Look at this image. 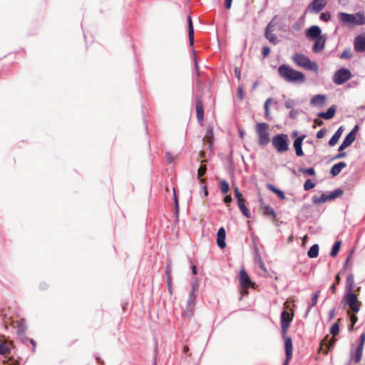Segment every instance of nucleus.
<instances>
[{
  "instance_id": "nucleus-38",
  "label": "nucleus",
  "mask_w": 365,
  "mask_h": 365,
  "mask_svg": "<svg viewBox=\"0 0 365 365\" xmlns=\"http://www.w3.org/2000/svg\"><path fill=\"white\" fill-rule=\"evenodd\" d=\"M264 213L266 215H270V216H272V217L274 216V210L271 207L265 206L264 208Z\"/></svg>"
},
{
  "instance_id": "nucleus-49",
  "label": "nucleus",
  "mask_w": 365,
  "mask_h": 365,
  "mask_svg": "<svg viewBox=\"0 0 365 365\" xmlns=\"http://www.w3.org/2000/svg\"><path fill=\"white\" fill-rule=\"evenodd\" d=\"M364 342H365V332L362 333L361 335L360 336V343H359V344H362V346H364Z\"/></svg>"
},
{
  "instance_id": "nucleus-53",
  "label": "nucleus",
  "mask_w": 365,
  "mask_h": 365,
  "mask_svg": "<svg viewBox=\"0 0 365 365\" xmlns=\"http://www.w3.org/2000/svg\"><path fill=\"white\" fill-rule=\"evenodd\" d=\"M7 363V365H19V363L17 361L9 360Z\"/></svg>"
},
{
  "instance_id": "nucleus-60",
  "label": "nucleus",
  "mask_w": 365,
  "mask_h": 365,
  "mask_svg": "<svg viewBox=\"0 0 365 365\" xmlns=\"http://www.w3.org/2000/svg\"><path fill=\"white\" fill-rule=\"evenodd\" d=\"M289 361H290V359H287V356H286V360L284 361V365H288Z\"/></svg>"
},
{
  "instance_id": "nucleus-59",
  "label": "nucleus",
  "mask_w": 365,
  "mask_h": 365,
  "mask_svg": "<svg viewBox=\"0 0 365 365\" xmlns=\"http://www.w3.org/2000/svg\"><path fill=\"white\" fill-rule=\"evenodd\" d=\"M192 273H193L194 274H197V268H196V267H195V266H192Z\"/></svg>"
},
{
  "instance_id": "nucleus-54",
  "label": "nucleus",
  "mask_w": 365,
  "mask_h": 365,
  "mask_svg": "<svg viewBox=\"0 0 365 365\" xmlns=\"http://www.w3.org/2000/svg\"><path fill=\"white\" fill-rule=\"evenodd\" d=\"M207 133H208V135H207V138H208V141H209V143L211 144V140H210V138H211V135H212V129H209V130H208V131H207Z\"/></svg>"
},
{
  "instance_id": "nucleus-5",
  "label": "nucleus",
  "mask_w": 365,
  "mask_h": 365,
  "mask_svg": "<svg viewBox=\"0 0 365 365\" xmlns=\"http://www.w3.org/2000/svg\"><path fill=\"white\" fill-rule=\"evenodd\" d=\"M272 143L278 153H284L289 150V138L286 134H278L272 139Z\"/></svg>"
},
{
  "instance_id": "nucleus-8",
  "label": "nucleus",
  "mask_w": 365,
  "mask_h": 365,
  "mask_svg": "<svg viewBox=\"0 0 365 365\" xmlns=\"http://www.w3.org/2000/svg\"><path fill=\"white\" fill-rule=\"evenodd\" d=\"M345 301L352 312H358L359 311L360 302L354 293H346L345 295Z\"/></svg>"
},
{
  "instance_id": "nucleus-9",
  "label": "nucleus",
  "mask_w": 365,
  "mask_h": 365,
  "mask_svg": "<svg viewBox=\"0 0 365 365\" xmlns=\"http://www.w3.org/2000/svg\"><path fill=\"white\" fill-rule=\"evenodd\" d=\"M351 78V72L346 68H341L337 71L334 76V81L338 85L345 83Z\"/></svg>"
},
{
  "instance_id": "nucleus-63",
  "label": "nucleus",
  "mask_w": 365,
  "mask_h": 365,
  "mask_svg": "<svg viewBox=\"0 0 365 365\" xmlns=\"http://www.w3.org/2000/svg\"><path fill=\"white\" fill-rule=\"evenodd\" d=\"M284 306H285V308H286V309H287V308L289 307V304H288V302H286L284 303Z\"/></svg>"
},
{
  "instance_id": "nucleus-32",
  "label": "nucleus",
  "mask_w": 365,
  "mask_h": 365,
  "mask_svg": "<svg viewBox=\"0 0 365 365\" xmlns=\"http://www.w3.org/2000/svg\"><path fill=\"white\" fill-rule=\"evenodd\" d=\"M206 170H207V168H206L205 165H200V167L198 169L197 178L200 181L201 184L204 183V180L201 179V177L205 174Z\"/></svg>"
},
{
  "instance_id": "nucleus-40",
  "label": "nucleus",
  "mask_w": 365,
  "mask_h": 365,
  "mask_svg": "<svg viewBox=\"0 0 365 365\" xmlns=\"http://www.w3.org/2000/svg\"><path fill=\"white\" fill-rule=\"evenodd\" d=\"M272 101L270 98L267 99L264 103V110H265V115L267 118L269 117V104Z\"/></svg>"
},
{
  "instance_id": "nucleus-11",
  "label": "nucleus",
  "mask_w": 365,
  "mask_h": 365,
  "mask_svg": "<svg viewBox=\"0 0 365 365\" xmlns=\"http://www.w3.org/2000/svg\"><path fill=\"white\" fill-rule=\"evenodd\" d=\"M357 130L358 126H355L354 128L346 136L339 148V152L349 147L355 140Z\"/></svg>"
},
{
  "instance_id": "nucleus-22",
  "label": "nucleus",
  "mask_w": 365,
  "mask_h": 365,
  "mask_svg": "<svg viewBox=\"0 0 365 365\" xmlns=\"http://www.w3.org/2000/svg\"><path fill=\"white\" fill-rule=\"evenodd\" d=\"M343 130H344V129H343L342 126L339 128V129L336 130V132L333 135L331 138L329 140V145L334 146L337 143L339 139L340 138V137L343 133Z\"/></svg>"
},
{
  "instance_id": "nucleus-25",
  "label": "nucleus",
  "mask_w": 365,
  "mask_h": 365,
  "mask_svg": "<svg viewBox=\"0 0 365 365\" xmlns=\"http://www.w3.org/2000/svg\"><path fill=\"white\" fill-rule=\"evenodd\" d=\"M336 112V108L334 106L330 107L327 112L320 113L319 116L324 119H331L334 117Z\"/></svg>"
},
{
  "instance_id": "nucleus-51",
  "label": "nucleus",
  "mask_w": 365,
  "mask_h": 365,
  "mask_svg": "<svg viewBox=\"0 0 365 365\" xmlns=\"http://www.w3.org/2000/svg\"><path fill=\"white\" fill-rule=\"evenodd\" d=\"M350 56L349 51H344L341 56V58H347Z\"/></svg>"
},
{
  "instance_id": "nucleus-23",
  "label": "nucleus",
  "mask_w": 365,
  "mask_h": 365,
  "mask_svg": "<svg viewBox=\"0 0 365 365\" xmlns=\"http://www.w3.org/2000/svg\"><path fill=\"white\" fill-rule=\"evenodd\" d=\"M354 287V275L350 274L346 277V290L347 293H353L352 291Z\"/></svg>"
},
{
  "instance_id": "nucleus-43",
  "label": "nucleus",
  "mask_w": 365,
  "mask_h": 365,
  "mask_svg": "<svg viewBox=\"0 0 365 365\" xmlns=\"http://www.w3.org/2000/svg\"><path fill=\"white\" fill-rule=\"evenodd\" d=\"M270 53V49L267 46H264L262 48V55L264 57H267Z\"/></svg>"
},
{
  "instance_id": "nucleus-45",
  "label": "nucleus",
  "mask_w": 365,
  "mask_h": 365,
  "mask_svg": "<svg viewBox=\"0 0 365 365\" xmlns=\"http://www.w3.org/2000/svg\"><path fill=\"white\" fill-rule=\"evenodd\" d=\"M285 105V107L287 108H290L293 106L294 105V101H292V100H288L285 102L284 103Z\"/></svg>"
},
{
  "instance_id": "nucleus-57",
  "label": "nucleus",
  "mask_w": 365,
  "mask_h": 365,
  "mask_svg": "<svg viewBox=\"0 0 365 365\" xmlns=\"http://www.w3.org/2000/svg\"><path fill=\"white\" fill-rule=\"evenodd\" d=\"M346 155L345 153H340L339 155H336V158H344Z\"/></svg>"
},
{
  "instance_id": "nucleus-13",
  "label": "nucleus",
  "mask_w": 365,
  "mask_h": 365,
  "mask_svg": "<svg viewBox=\"0 0 365 365\" xmlns=\"http://www.w3.org/2000/svg\"><path fill=\"white\" fill-rule=\"evenodd\" d=\"M322 31L318 26H312L306 31V36L310 39H316L322 37Z\"/></svg>"
},
{
  "instance_id": "nucleus-52",
  "label": "nucleus",
  "mask_w": 365,
  "mask_h": 365,
  "mask_svg": "<svg viewBox=\"0 0 365 365\" xmlns=\"http://www.w3.org/2000/svg\"><path fill=\"white\" fill-rule=\"evenodd\" d=\"M306 173L310 175H314L315 174L314 170L313 168H309L306 170Z\"/></svg>"
},
{
  "instance_id": "nucleus-2",
  "label": "nucleus",
  "mask_w": 365,
  "mask_h": 365,
  "mask_svg": "<svg viewBox=\"0 0 365 365\" xmlns=\"http://www.w3.org/2000/svg\"><path fill=\"white\" fill-rule=\"evenodd\" d=\"M337 17L341 24L345 26L354 27L365 25V16L362 12L355 14L339 12Z\"/></svg>"
},
{
  "instance_id": "nucleus-26",
  "label": "nucleus",
  "mask_w": 365,
  "mask_h": 365,
  "mask_svg": "<svg viewBox=\"0 0 365 365\" xmlns=\"http://www.w3.org/2000/svg\"><path fill=\"white\" fill-rule=\"evenodd\" d=\"M245 202V199L237 201V204H238L240 210L242 211L243 215L247 218H250L251 217L250 212L249 209L246 207Z\"/></svg>"
},
{
  "instance_id": "nucleus-24",
  "label": "nucleus",
  "mask_w": 365,
  "mask_h": 365,
  "mask_svg": "<svg viewBox=\"0 0 365 365\" xmlns=\"http://www.w3.org/2000/svg\"><path fill=\"white\" fill-rule=\"evenodd\" d=\"M346 166V164L345 163L340 162V163L335 164L332 166L330 173L333 176H336L337 175H339L340 173L341 170L343 168H344Z\"/></svg>"
},
{
  "instance_id": "nucleus-12",
  "label": "nucleus",
  "mask_w": 365,
  "mask_h": 365,
  "mask_svg": "<svg viewBox=\"0 0 365 365\" xmlns=\"http://www.w3.org/2000/svg\"><path fill=\"white\" fill-rule=\"evenodd\" d=\"M327 2L322 0H313V1L309 5L307 10L313 13H319L326 6Z\"/></svg>"
},
{
  "instance_id": "nucleus-17",
  "label": "nucleus",
  "mask_w": 365,
  "mask_h": 365,
  "mask_svg": "<svg viewBox=\"0 0 365 365\" xmlns=\"http://www.w3.org/2000/svg\"><path fill=\"white\" fill-rule=\"evenodd\" d=\"M326 41V38L324 36L319 37L315 39V42L314 43L312 50L314 53L321 52L324 48Z\"/></svg>"
},
{
  "instance_id": "nucleus-19",
  "label": "nucleus",
  "mask_w": 365,
  "mask_h": 365,
  "mask_svg": "<svg viewBox=\"0 0 365 365\" xmlns=\"http://www.w3.org/2000/svg\"><path fill=\"white\" fill-rule=\"evenodd\" d=\"M326 96L324 95H316L311 99V104L317 107H323L325 105Z\"/></svg>"
},
{
  "instance_id": "nucleus-21",
  "label": "nucleus",
  "mask_w": 365,
  "mask_h": 365,
  "mask_svg": "<svg viewBox=\"0 0 365 365\" xmlns=\"http://www.w3.org/2000/svg\"><path fill=\"white\" fill-rule=\"evenodd\" d=\"M304 138V136L298 137L294 141L293 145H294V148L296 151V155L297 156H302L304 155V153H303V150L302 148V141H303Z\"/></svg>"
},
{
  "instance_id": "nucleus-50",
  "label": "nucleus",
  "mask_w": 365,
  "mask_h": 365,
  "mask_svg": "<svg viewBox=\"0 0 365 365\" xmlns=\"http://www.w3.org/2000/svg\"><path fill=\"white\" fill-rule=\"evenodd\" d=\"M232 1V0H226L225 1V7L227 9H230L231 8Z\"/></svg>"
},
{
  "instance_id": "nucleus-7",
  "label": "nucleus",
  "mask_w": 365,
  "mask_h": 365,
  "mask_svg": "<svg viewBox=\"0 0 365 365\" xmlns=\"http://www.w3.org/2000/svg\"><path fill=\"white\" fill-rule=\"evenodd\" d=\"M294 317V311L291 310L288 312L287 310H283L281 314V327L282 330L283 335H285L287 329L289 327L291 322L293 319Z\"/></svg>"
},
{
  "instance_id": "nucleus-47",
  "label": "nucleus",
  "mask_w": 365,
  "mask_h": 365,
  "mask_svg": "<svg viewBox=\"0 0 365 365\" xmlns=\"http://www.w3.org/2000/svg\"><path fill=\"white\" fill-rule=\"evenodd\" d=\"M232 197L230 195H227L224 198V202L227 205H229L232 202Z\"/></svg>"
},
{
  "instance_id": "nucleus-58",
  "label": "nucleus",
  "mask_w": 365,
  "mask_h": 365,
  "mask_svg": "<svg viewBox=\"0 0 365 365\" xmlns=\"http://www.w3.org/2000/svg\"><path fill=\"white\" fill-rule=\"evenodd\" d=\"M238 94L240 96V98H242V89L240 87L238 89Z\"/></svg>"
},
{
  "instance_id": "nucleus-39",
  "label": "nucleus",
  "mask_w": 365,
  "mask_h": 365,
  "mask_svg": "<svg viewBox=\"0 0 365 365\" xmlns=\"http://www.w3.org/2000/svg\"><path fill=\"white\" fill-rule=\"evenodd\" d=\"M319 295V292H317L313 294L312 299V305H311V307H314V305L317 304Z\"/></svg>"
},
{
  "instance_id": "nucleus-1",
  "label": "nucleus",
  "mask_w": 365,
  "mask_h": 365,
  "mask_svg": "<svg viewBox=\"0 0 365 365\" xmlns=\"http://www.w3.org/2000/svg\"><path fill=\"white\" fill-rule=\"evenodd\" d=\"M278 73L282 79L289 83H303L306 81V77L303 73L294 69L289 65L279 66Z\"/></svg>"
},
{
  "instance_id": "nucleus-16",
  "label": "nucleus",
  "mask_w": 365,
  "mask_h": 365,
  "mask_svg": "<svg viewBox=\"0 0 365 365\" xmlns=\"http://www.w3.org/2000/svg\"><path fill=\"white\" fill-rule=\"evenodd\" d=\"M337 197L334 192H332L329 195L322 194L320 197H315L313 199V202L315 204H321L324 203L327 201L331 200Z\"/></svg>"
},
{
  "instance_id": "nucleus-36",
  "label": "nucleus",
  "mask_w": 365,
  "mask_h": 365,
  "mask_svg": "<svg viewBox=\"0 0 365 365\" xmlns=\"http://www.w3.org/2000/svg\"><path fill=\"white\" fill-rule=\"evenodd\" d=\"M330 19H331V14L329 12H324V13H322L320 15V19L325 22L329 21L330 20Z\"/></svg>"
},
{
  "instance_id": "nucleus-28",
  "label": "nucleus",
  "mask_w": 365,
  "mask_h": 365,
  "mask_svg": "<svg viewBox=\"0 0 365 365\" xmlns=\"http://www.w3.org/2000/svg\"><path fill=\"white\" fill-rule=\"evenodd\" d=\"M197 118L199 121L203 120L204 109L201 101H198L196 104Z\"/></svg>"
},
{
  "instance_id": "nucleus-3",
  "label": "nucleus",
  "mask_w": 365,
  "mask_h": 365,
  "mask_svg": "<svg viewBox=\"0 0 365 365\" xmlns=\"http://www.w3.org/2000/svg\"><path fill=\"white\" fill-rule=\"evenodd\" d=\"M292 61L298 67L302 68L305 70L312 71L315 73L318 72V65L315 62L312 61L307 56L301 53H294L292 56Z\"/></svg>"
},
{
  "instance_id": "nucleus-56",
  "label": "nucleus",
  "mask_w": 365,
  "mask_h": 365,
  "mask_svg": "<svg viewBox=\"0 0 365 365\" xmlns=\"http://www.w3.org/2000/svg\"><path fill=\"white\" fill-rule=\"evenodd\" d=\"M167 275H168V282L170 284V270L169 269V267H167Z\"/></svg>"
},
{
  "instance_id": "nucleus-18",
  "label": "nucleus",
  "mask_w": 365,
  "mask_h": 365,
  "mask_svg": "<svg viewBox=\"0 0 365 365\" xmlns=\"http://www.w3.org/2000/svg\"><path fill=\"white\" fill-rule=\"evenodd\" d=\"M225 236V230L223 227L220 228L217 232V243L220 248H224L226 246Z\"/></svg>"
},
{
  "instance_id": "nucleus-44",
  "label": "nucleus",
  "mask_w": 365,
  "mask_h": 365,
  "mask_svg": "<svg viewBox=\"0 0 365 365\" xmlns=\"http://www.w3.org/2000/svg\"><path fill=\"white\" fill-rule=\"evenodd\" d=\"M326 131L323 129L319 130L317 133V138H322L325 135Z\"/></svg>"
},
{
  "instance_id": "nucleus-64",
  "label": "nucleus",
  "mask_w": 365,
  "mask_h": 365,
  "mask_svg": "<svg viewBox=\"0 0 365 365\" xmlns=\"http://www.w3.org/2000/svg\"><path fill=\"white\" fill-rule=\"evenodd\" d=\"M175 201L176 205H178V199H177V197H176L175 194Z\"/></svg>"
},
{
  "instance_id": "nucleus-55",
  "label": "nucleus",
  "mask_w": 365,
  "mask_h": 365,
  "mask_svg": "<svg viewBox=\"0 0 365 365\" xmlns=\"http://www.w3.org/2000/svg\"><path fill=\"white\" fill-rule=\"evenodd\" d=\"M202 189L204 190V196L206 197L208 194L207 187L203 183L202 184Z\"/></svg>"
},
{
  "instance_id": "nucleus-27",
  "label": "nucleus",
  "mask_w": 365,
  "mask_h": 365,
  "mask_svg": "<svg viewBox=\"0 0 365 365\" xmlns=\"http://www.w3.org/2000/svg\"><path fill=\"white\" fill-rule=\"evenodd\" d=\"M188 35L190 43L192 46L194 43V28L190 16H188Z\"/></svg>"
},
{
  "instance_id": "nucleus-14",
  "label": "nucleus",
  "mask_w": 365,
  "mask_h": 365,
  "mask_svg": "<svg viewBox=\"0 0 365 365\" xmlns=\"http://www.w3.org/2000/svg\"><path fill=\"white\" fill-rule=\"evenodd\" d=\"M354 48L358 52L365 51V35H360L355 38Z\"/></svg>"
},
{
  "instance_id": "nucleus-41",
  "label": "nucleus",
  "mask_w": 365,
  "mask_h": 365,
  "mask_svg": "<svg viewBox=\"0 0 365 365\" xmlns=\"http://www.w3.org/2000/svg\"><path fill=\"white\" fill-rule=\"evenodd\" d=\"M340 282V277H339V274H337L336 276V282H334V284L331 287V291L332 292V293L335 294L336 292V284H338Z\"/></svg>"
},
{
  "instance_id": "nucleus-42",
  "label": "nucleus",
  "mask_w": 365,
  "mask_h": 365,
  "mask_svg": "<svg viewBox=\"0 0 365 365\" xmlns=\"http://www.w3.org/2000/svg\"><path fill=\"white\" fill-rule=\"evenodd\" d=\"M234 190H235V195L236 198L237 199V201L244 199L242 193L240 192L237 187H235Z\"/></svg>"
},
{
  "instance_id": "nucleus-61",
  "label": "nucleus",
  "mask_w": 365,
  "mask_h": 365,
  "mask_svg": "<svg viewBox=\"0 0 365 365\" xmlns=\"http://www.w3.org/2000/svg\"><path fill=\"white\" fill-rule=\"evenodd\" d=\"M244 135H245V132L244 131H242V130H240V137L242 138L244 137Z\"/></svg>"
},
{
  "instance_id": "nucleus-48",
  "label": "nucleus",
  "mask_w": 365,
  "mask_h": 365,
  "mask_svg": "<svg viewBox=\"0 0 365 365\" xmlns=\"http://www.w3.org/2000/svg\"><path fill=\"white\" fill-rule=\"evenodd\" d=\"M235 76L240 80L241 78V72L238 68H235Z\"/></svg>"
},
{
  "instance_id": "nucleus-15",
  "label": "nucleus",
  "mask_w": 365,
  "mask_h": 365,
  "mask_svg": "<svg viewBox=\"0 0 365 365\" xmlns=\"http://www.w3.org/2000/svg\"><path fill=\"white\" fill-rule=\"evenodd\" d=\"M272 22H270L266 29L265 36L272 43L277 44L278 42L277 36L272 33L273 31Z\"/></svg>"
},
{
  "instance_id": "nucleus-31",
  "label": "nucleus",
  "mask_w": 365,
  "mask_h": 365,
  "mask_svg": "<svg viewBox=\"0 0 365 365\" xmlns=\"http://www.w3.org/2000/svg\"><path fill=\"white\" fill-rule=\"evenodd\" d=\"M319 254V246L317 245H312L308 251V256L310 258H315Z\"/></svg>"
},
{
  "instance_id": "nucleus-46",
  "label": "nucleus",
  "mask_w": 365,
  "mask_h": 365,
  "mask_svg": "<svg viewBox=\"0 0 365 365\" xmlns=\"http://www.w3.org/2000/svg\"><path fill=\"white\" fill-rule=\"evenodd\" d=\"M350 319H351V322H352V325L350 328V329H351L353 325L357 322V317L354 314H352V315H351Z\"/></svg>"
},
{
  "instance_id": "nucleus-37",
  "label": "nucleus",
  "mask_w": 365,
  "mask_h": 365,
  "mask_svg": "<svg viewBox=\"0 0 365 365\" xmlns=\"http://www.w3.org/2000/svg\"><path fill=\"white\" fill-rule=\"evenodd\" d=\"M314 187V184L312 182L311 180H306L304 187L305 190H309Z\"/></svg>"
},
{
  "instance_id": "nucleus-33",
  "label": "nucleus",
  "mask_w": 365,
  "mask_h": 365,
  "mask_svg": "<svg viewBox=\"0 0 365 365\" xmlns=\"http://www.w3.org/2000/svg\"><path fill=\"white\" fill-rule=\"evenodd\" d=\"M10 351V346L7 342L0 343V354H6Z\"/></svg>"
},
{
  "instance_id": "nucleus-6",
  "label": "nucleus",
  "mask_w": 365,
  "mask_h": 365,
  "mask_svg": "<svg viewBox=\"0 0 365 365\" xmlns=\"http://www.w3.org/2000/svg\"><path fill=\"white\" fill-rule=\"evenodd\" d=\"M240 282L242 287L241 294H247V289L250 287H255V283L252 282L250 277L245 269H242L240 273Z\"/></svg>"
},
{
  "instance_id": "nucleus-4",
  "label": "nucleus",
  "mask_w": 365,
  "mask_h": 365,
  "mask_svg": "<svg viewBox=\"0 0 365 365\" xmlns=\"http://www.w3.org/2000/svg\"><path fill=\"white\" fill-rule=\"evenodd\" d=\"M258 143L261 146H266L270 142L269 126L265 123H258L255 125Z\"/></svg>"
},
{
  "instance_id": "nucleus-20",
  "label": "nucleus",
  "mask_w": 365,
  "mask_h": 365,
  "mask_svg": "<svg viewBox=\"0 0 365 365\" xmlns=\"http://www.w3.org/2000/svg\"><path fill=\"white\" fill-rule=\"evenodd\" d=\"M285 336V335H283ZM284 347L286 356H287V359H291L292 357V339L289 336H284Z\"/></svg>"
},
{
  "instance_id": "nucleus-62",
  "label": "nucleus",
  "mask_w": 365,
  "mask_h": 365,
  "mask_svg": "<svg viewBox=\"0 0 365 365\" xmlns=\"http://www.w3.org/2000/svg\"><path fill=\"white\" fill-rule=\"evenodd\" d=\"M192 295H193V291L190 294L189 302H190L192 300Z\"/></svg>"
},
{
  "instance_id": "nucleus-10",
  "label": "nucleus",
  "mask_w": 365,
  "mask_h": 365,
  "mask_svg": "<svg viewBox=\"0 0 365 365\" xmlns=\"http://www.w3.org/2000/svg\"><path fill=\"white\" fill-rule=\"evenodd\" d=\"M339 327L338 323L334 324L331 329H330V333L333 335V337L328 340V336L324 338L322 341V343L324 345L327 346V347H331L335 344L336 339L335 336L339 334Z\"/></svg>"
},
{
  "instance_id": "nucleus-29",
  "label": "nucleus",
  "mask_w": 365,
  "mask_h": 365,
  "mask_svg": "<svg viewBox=\"0 0 365 365\" xmlns=\"http://www.w3.org/2000/svg\"><path fill=\"white\" fill-rule=\"evenodd\" d=\"M364 346L359 344L354 353V359L355 363H359L361 359Z\"/></svg>"
},
{
  "instance_id": "nucleus-30",
  "label": "nucleus",
  "mask_w": 365,
  "mask_h": 365,
  "mask_svg": "<svg viewBox=\"0 0 365 365\" xmlns=\"http://www.w3.org/2000/svg\"><path fill=\"white\" fill-rule=\"evenodd\" d=\"M267 187L269 190L274 192L281 200H284L285 198V195L281 190L277 189L271 184H268Z\"/></svg>"
},
{
  "instance_id": "nucleus-34",
  "label": "nucleus",
  "mask_w": 365,
  "mask_h": 365,
  "mask_svg": "<svg viewBox=\"0 0 365 365\" xmlns=\"http://www.w3.org/2000/svg\"><path fill=\"white\" fill-rule=\"evenodd\" d=\"M220 190L222 193H227L230 190V186L227 181L221 180L220 185Z\"/></svg>"
},
{
  "instance_id": "nucleus-35",
  "label": "nucleus",
  "mask_w": 365,
  "mask_h": 365,
  "mask_svg": "<svg viewBox=\"0 0 365 365\" xmlns=\"http://www.w3.org/2000/svg\"><path fill=\"white\" fill-rule=\"evenodd\" d=\"M340 246H341V242L339 241H337L334 243V245L332 247L331 252V255L332 257H334L336 255V254L338 253V252L340 249Z\"/></svg>"
}]
</instances>
